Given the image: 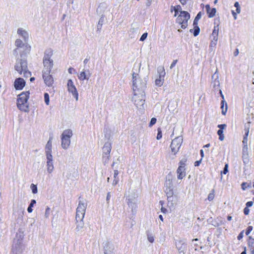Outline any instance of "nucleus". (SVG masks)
Returning a JSON list of instances; mask_svg holds the SVG:
<instances>
[{
  "label": "nucleus",
  "mask_w": 254,
  "mask_h": 254,
  "mask_svg": "<svg viewBox=\"0 0 254 254\" xmlns=\"http://www.w3.org/2000/svg\"><path fill=\"white\" fill-rule=\"evenodd\" d=\"M146 88V80L141 79L137 73H132V89L134 93H144Z\"/></svg>",
  "instance_id": "f257e3e1"
},
{
  "label": "nucleus",
  "mask_w": 254,
  "mask_h": 254,
  "mask_svg": "<svg viewBox=\"0 0 254 254\" xmlns=\"http://www.w3.org/2000/svg\"><path fill=\"white\" fill-rule=\"evenodd\" d=\"M14 68L20 74L23 72L25 77H28L31 75V72L27 69V63L25 58H17Z\"/></svg>",
  "instance_id": "f03ea898"
},
{
  "label": "nucleus",
  "mask_w": 254,
  "mask_h": 254,
  "mask_svg": "<svg viewBox=\"0 0 254 254\" xmlns=\"http://www.w3.org/2000/svg\"><path fill=\"white\" fill-rule=\"evenodd\" d=\"M29 94V91H26L23 92L18 95L17 100V106L20 110L24 112H27L28 111L27 101Z\"/></svg>",
  "instance_id": "7ed1b4c3"
},
{
  "label": "nucleus",
  "mask_w": 254,
  "mask_h": 254,
  "mask_svg": "<svg viewBox=\"0 0 254 254\" xmlns=\"http://www.w3.org/2000/svg\"><path fill=\"white\" fill-rule=\"evenodd\" d=\"M53 51L51 49H48L45 52L43 60V63L44 65L43 71H45V70H49V71H51L54 65L53 61L51 59Z\"/></svg>",
  "instance_id": "20e7f679"
},
{
  "label": "nucleus",
  "mask_w": 254,
  "mask_h": 254,
  "mask_svg": "<svg viewBox=\"0 0 254 254\" xmlns=\"http://www.w3.org/2000/svg\"><path fill=\"white\" fill-rule=\"evenodd\" d=\"M72 131L71 129L64 130L61 135L62 147L64 149H67L70 144V138L72 136Z\"/></svg>",
  "instance_id": "39448f33"
},
{
  "label": "nucleus",
  "mask_w": 254,
  "mask_h": 254,
  "mask_svg": "<svg viewBox=\"0 0 254 254\" xmlns=\"http://www.w3.org/2000/svg\"><path fill=\"white\" fill-rule=\"evenodd\" d=\"M190 18V14L186 11H181L180 14L176 19V22L181 25L183 29H185L188 26V21Z\"/></svg>",
  "instance_id": "423d86ee"
},
{
  "label": "nucleus",
  "mask_w": 254,
  "mask_h": 254,
  "mask_svg": "<svg viewBox=\"0 0 254 254\" xmlns=\"http://www.w3.org/2000/svg\"><path fill=\"white\" fill-rule=\"evenodd\" d=\"M15 46L16 47V48L13 50V54L17 59V58H25L24 56L21 54V49L24 46V43L23 41L20 39H17L14 43Z\"/></svg>",
  "instance_id": "0eeeda50"
},
{
  "label": "nucleus",
  "mask_w": 254,
  "mask_h": 254,
  "mask_svg": "<svg viewBox=\"0 0 254 254\" xmlns=\"http://www.w3.org/2000/svg\"><path fill=\"white\" fill-rule=\"evenodd\" d=\"M134 104L137 108L141 109L145 103V94L142 93H134L132 98Z\"/></svg>",
  "instance_id": "6e6552de"
},
{
  "label": "nucleus",
  "mask_w": 254,
  "mask_h": 254,
  "mask_svg": "<svg viewBox=\"0 0 254 254\" xmlns=\"http://www.w3.org/2000/svg\"><path fill=\"white\" fill-rule=\"evenodd\" d=\"M183 141V139L178 137L174 139L170 145L172 153L176 155L179 151Z\"/></svg>",
  "instance_id": "1a4fd4ad"
},
{
  "label": "nucleus",
  "mask_w": 254,
  "mask_h": 254,
  "mask_svg": "<svg viewBox=\"0 0 254 254\" xmlns=\"http://www.w3.org/2000/svg\"><path fill=\"white\" fill-rule=\"evenodd\" d=\"M23 238L22 234L16 233L15 238L13 241L12 249H15L16 251H18L20 249Z\"/></svg>",
  "instance_id": "9d476101"
},
{
  "label": "nucleus",
  "mask_w": 254,
  "mask_h": 254,
  "mask_svg": "<svg viewBox=\"0 0 254 254\" xmlns=\"http://www.w3.org/2000/svg\"><path fill=\"white\" fill-rule=\"evenodd\" d=\"M67 86L68 92L71 93L76 100L77 101L78 100V93L71 79L68 80Z\"/></svg>",
  "instance_id": "9b49d317"
},
{
  "label": "nucleus",
  "mask_w": 254,
  "mask_h": 254,
  "mask_svg": "<svg viewBox=\"0 0 254 254\" xmlns=\"http://www.w3.org/2000/svg\"><path fill=\"white\" fill-rule=\"evenodd\" d=\"M43 72V78L45 83L48 86L52 85L54 82V79L52 76L50 74L51 71L49 70H45Z\"/></svg>",
  "instance_id": "f8f14e48"
},
{
  "label": "nucleus",
  "mask_w": 254,
  "mask_h": 254,
  "mask_svg": "<svg viewBox=\"0 0 254 254\" xmlns=\"http://www.w3.org/2000/svg\"><path fill=\"white\" fill-rule=\"evenodd\" d=\"M176 248L179 254H185L187 244L183 240H179L175 243Z\"/></svg>",
  "instance_id": "ddd939ff"
},
{
  "label": "nucleus",
  "mask_w": 254,
  "mask_h": 254,
  "mask_svg": "<svg viewBox=\"0 0 254 254\" xmlns=\"http://www.w3.org/2000/svg\"><path fill=\"white\" fill-rule=\"evenodd\" d=\"M211 79V84L212 85L213 88L215 90L218 89L219 87L220 82L219 80V74L217 69H216L215 73L212 75Z\"/></svg>",
  "instance_id": "4468645a"
},
{
  "label": "nucleus",
  "mask_w": 254,
  "mask_h": 254,
  "mask_svg": "<svg viewBox=\"0 0 254 254\" xmlns=\"http://www.w3.org/2000/svg\"><path fill=\"white\" fill-rule=\"evenodd\" d=\"M25 85V80L20 77L15 80L14 86L16 90H22Z\"/></svg>",
  "instance_id": "2eb2a0df"
},
{
  "label": "nucleus",
  "mask_w": 254,
  "mask_h": 254,
  "mask_svg": "<svg viewBox=\"0 0 254 254\" xmlns=\"http://www.w3.org/2000/svg\"><path fill=\"white\" fill-rule=\"evenodd\" d=\"M78 199L79 202L76 209L78 211H81L82 212H84V213H85V211L87 205L86 201L85 199L82 198L80 196L79 197Z\"/></svg>",
  "instance_id": "dca6fc26"
},
{
  "label": "nucleus",
  "mask_w": 254,
  "mask_h": 254,
  "mask_svg": "<svg viewBox=\"0 0 254 254\" xmlns=\"http://www.w3.org/2000/svg\"><path fill=\"white\" fill-rule=\"evenodd\" d=\"M17 32L23 38L24 42H27L28 41L29 34L27 31L22 28H19Z\"/></svg>",
  "instance_id": "f3484780"
},
{
  "label": "nucleus",
  "mask_w": 254,
  "mask_h": 254,
  "mask_svg": "<svg viewBox=\"0 0 254 254\" xmlns=\"http://www.w3.org/2000/svg\"><path fill=\"white\" fill-rule=\"evenodd\" d=\"M165 192L166 194L168 202H171L173 204V188H165Z\"/></svg>",
  "instance_id": "a211bd4d"
},
{
  "label": "nucleus",
  "mask_w": 254,
  "mask_h": 254,
  "mask_svg": "<svg viewBox=\"0 0 254 254\" xmlns=\"http://www.w3.org/2000/svg\"><path fill=\"white\" fill-rule=\"evenodd\" d=\"M104 254H108V253H113L114 250V246L109 242H106L104 246Z\"/></svg>",
  "instance_id": "6ab92c4d"
},
{
  "label": "nucleus",
  "mask_w": 254,
  "mask_h": 254,
  "mask_svg": "<svg viewBox=\"0 0 254 254\" xmlns=\"http://www.w3.org/2000/svg\"><path fill=\"white\" fill-rule=\"evenodd\" d=\"M90 75L91 73H90L89 69H88L86 72L85 71H81L78 75V77L79 80L83 81L85 79L88 80Z\"/></svg>",
  "instance_id": "aec40b11"
},
{
  "label": "nucleus",
  "mask_w": 254,
  "mask_h": 254,
  "mask_svg": "<svg viewBox=\"0 0 254 254\" xmlns=\"http://www.w3.org/2000/svg\"><path fill=\"white\" fill-rule=\"evenodd\" d=\"M250 127V122L248 123L247 125H245V127L244 130L245 131V135L244 136L243 140V143L245 146L247 145L248 136L249 133Z\"/></svg>",
  "instance_id": "412c9836"
},
{
  "label": "nucleus",
  "mask_w": 254,
  "mask_h": 254,
  "mask_svg": "<svg viewBox=\"0 0 254 254\" xmlns=\"http://www.w3.org/2000/svg\"><path fill=\"white\" fill-rule=\"evenodd\" d=\"M76 220V228L75 230L77 232L81 231L84 226V223L83 222V219H75Z\"/></svg>",
  "instance_id": "4be33fe9"
},
{
  "label": "nucleus",
  "mask_w": 254,
  "mask_h": 254,
  "mask_svg": "<svg viewBox=\"0 0 254 254\" xmlns=\"http://www.w3.org/2000/svg\"><path fill=\"white\" fill-rule=\"evenodd\" d=\"M205 8L209 18L213 17L215 16L216 12L215 8H211L209 4H206L205 5Z\"/></svg>",
  "instance_id": "5701e85b"
},
{
  "label": "nucleus",
  "mask_w": 254,
  "mask_h": 254,
  "mask_svg": "<svg viewBox=\"0 0 254 254\" xmlns=\"http://www.w3.org/2000/svg\"><path fill=\"white\" fill-rule=\"evenodd\" d=\"M111 149V143L109 141L106 142L103 147V154H110Z\"/></svg>",
  "instance_id": "b1692460"
},
{
  "label": "nucleus",
  "mask_w": 254,
  "mask_h": 254,
  "mask_svg": "<svg viewBox=\"0 0 254 254\" xmlns=\"http://www.w3.org/2000/svg\"><path fill=\"white\" fill-rule=\"evenodd\" d=\"M185 168L182 166H179L177 170V173L178 174V178L179 179H182L186 176Z\"/></svg>",
  "instance_id": "393cba45"
},
{
  "label": "nucleus",
  "mask_w": 254,
  "mask_h": 254,
  "mask_svg": "<svg viewBox=\"0 0 254 254\" xmlns=\"http://www.w3.org/2000/svg\"><path fill=\"white\" fill-rule=\"evenodd\" d=\"M165 187V188H173V183L171 175H168L166 177Z\"/></svg>",
  "instance_id": "a878e982"
},
{
  "label": "nucleus",
  "mask_w": 254,
  "mask_h": 254,
  "mask_svg": "<svg viewBox=\"0 0 254 254\" xmlns=\"http://www.w3.org/2000/svg\"><path fill=\"white\" fill-rule=\"evenodd\" d=\"M221 108L222 109V114L223 115H225L226 112L227 111V104L224 100L221 101Z\"/></svg>",
  "instance_id": "bb28decb"
},
{
  "label": "nucleus",
  "mask_w": 254,
  "mask_h": 254,
  "mask_svg": "<svg viewBox=\"0 0 254 254\" xmlns=\"http://www.w3.org/2000/svg\"><path fill=\"white\" fill-rule=\"evenodd\" d=\"M46 166L48 172L51 174L54 169L53 161H47Z\"/></svg>",
  "instance_id": "cd10ccee"
},
{
  "label": "nucleus",
  "mask_w": 254,
  "mask_h": 254,
  "mask_svg": "<svg viewBox=\"0 0 254 254\" xmlns=\"http://www.w3.org/2000/svg\"><path fill=\"white\" fill-rule=\"evenodd\" d=\"M157 72L159 74V77L164 78L165 75V71L163 66H159L157 68Z\"/></svg>",
  "instance_id": "c85d7f7f"
},
{
  "label": "nucleus",
  "mask_w": 254,
  "mask_h": 254,
  "mask_svg": "<svg viewBox=\"0 0 254 254\" xmlns=\"http://www.w3.org/2000/svg\"><path fill=\"white\" fill-rule=\"evenodd\" d=\"M52 137H50L49 138L48 141L47 142V143L46 145L45 152H52Z\"/></svg>",
  "instance_id": "c756f323"
},
{
  "label": "nucleus",
  "mask_w": 254,
  "mask_h": 254,
  "mask_svg": "<svg viewBox=\"0 0 254 254\" xmlns=\"http://www.w3.org/2000/svg\"><path fill=\"white\" fill-rule=\"evenodd\" d=\"M119 175V171L117 170H116L114 171V180L113 182V185L116 186L119 181V179L118 177Z\"/></svg>",
  "instance_id": "7c9ffc66"
},
{
  "label": "nucleus",
  "mask_w": 254,
  "mask_h": 254,
  "mask_svg": "<svg viewBox=\"0 0 254 254\" xmlns=\"http://www.w3.org/2000/svg\"><path fill=\"white\" fill-rule=\"evenodd\" d=\"M85 213L84 212L81 211H78L76 209L75 219H84Z\"/></svg>",
  "instance_id": "2f4dec72"
},
{
  "label": "nucleus",
  "mask_w": 254,
  "mask_h": 254,
  "mask_svg": "<svg viewBox=\"0 0 254 254\" xmlns=\"http://www.w3.org/2000/svg\"><path fill=\"white\" fill-rule=\"evenodd\" d=\"M219 29L218 26H214V29L212 33V37L215 39H218Z\"/></svg>",
  "instance_id": "473e14b6"
},
{
  "label": "nucleus",
  "mask_w": 254,
  "mask_h": 254,
  "mask_svg": "<svg viewBox=\"0 0 254 254\" xmlns=\"http://www.w3.org/2000/svg\"><path fill=\"white\" fill-rule=\"evenodd\" d=\"M104 16L103 15H102L99 20L97 26L98 30H100L102 28V26L104 23Z\"/></svg>",
  "instance_id": "72a5a7b5"
},
{
  "label": "nucleus",
  "mask_w": 254,
  "mask_h": 254,
  "mask_svg": "<svg viewBox=\"0 0 254 254\" xmlns=\"http://www.w3.org/2000/svg\"><path fill=\"white\" fill-rule=\"evenodd\" d=\"M248 244V246L250 248V249L254 248V239H253L252 237L250 236L249 237Z\"/></svg>",
  "instance_id": "f704fd0d"
},
{
  "label": "nucleus",
  "mask_w": 254,
  "mask_h": 254,
  "mask_svg": "<svg viewBox=\"0 0 254 254\" xmlns=\"http://www.w3.org/2000/svg\"><path fill=\"white\" fill-rule=\"evenodd\" d=\"M181 9V6L179 5H177L176 6H172V7L171 9V12H173V11L174 10V12H175L174 16H176L178 14V10H180Z\"/></svg>",
  "instance_id": "c9c22d12"
},
{
  "label": "nucleus",
  "mask_w": 254,
  "mask_h": 254,
  "mask_svg": "<svg viewBox=\"0 0 254 254\" xmlns=\"http://www.w3.org/2000/svg\"><path fill=\"white\" fill-rule=\"evenodd\" d=\"M155 85L158 87L161 86L164 82V78L159 77L155 80Z\"/></svg>",
  "instance_id": "e433bc0d"
},
{
  "label": "nucleus",
  "mask_w": 254,
  "mask_h": 254,
  "mask_svg": "<svg viewBox=\"0 0 254 254\" xmlns=\"http://www.w3.org/2000/svg\"><path fill=\"white\" fill-rule=\"evenodd\" d=\"M36 201L35 199H32L31 201V202L27 208V211L29 212V213H31L33 211V209L32 208V207L34 206V205L35 204H36Z\"/></svg>",
  "instance_id": "4c0bfd02"
},
{
  "label": "nucleus",
  "mask_w": 254,
  "mask_h": 254,
  "mask_svg": "<svg viewBox=\"0 0 254 254\" xmlns=\"http://www.w3.org/2000/svg\"><path fill=\"white\" fill-rule=\"evenodd\" d=\"M109 158H110V154H103V156H102L103 162L105 165L108 162Z\"/></svg>",
  "instance_id": "58836bf2"
},
{
  "label": "nucleus",
  "mask_w": 254,
  "mask_h": 254,
  "mask_svg": "<svg viewBox=\"0 0 254 254\" xmlns=\"http://www.w3.org/2000/svg\"><path fill=\"white\" fill-rule=\"evenodd\" d=\"M47 161H53L52 152H45Z\"/></svg>",
  "instance_id": "ea45409f"
},
{
  "label": "nucleus",
  "mask_w": 254,
  "mask_h": 254,
  "mask_svg": "<svg viewBox=\"0 0 254 254\" xmlns=\"http://www.w3.org/2000/svg\"><path fill=\"white\" fill-rule=\"evenodd\" d=\"M218 39L213 38L210 44V48L215 47L217 44Z\"/></svg>",
  "instance_id": "a19ab883"
},
{
  "label": "nucleus",
  "mask_w": 254,
  "mask_h": 254,
  "mask_svg": "<svg viewBox=\"0 0 254 254\" xmlns=\"http://www.w3.org/2000/svg\"><path fill=\"white\" fill-rule=\"evenodd\" d=\"M44 100L46 104L49 105L50 103L49 95L48 93H45L44 94Z\"/></svg>",
  "instance_id": "79ce46f5"
},
{
  "label": "nucleus",
  "mask_w": 254,
  "mask_h": 254,
  "mask_svg": "<svg viewBox=\"0 0 254 254\" xmlns=\"http://www.w3.org/2000/svg\"><path fill=\"white\" fill-rule=\"evenodd\" d=\"M200 32V28L198 26L194 27L193 35L194 36H197Z\"/></svg>",
  "instance_id": "37998d69"
},
{
  "label": "nucleus",
  "mask_w": 254,
  "mask_h": 254,
  "mask_svg": "<svg viewBox=\"0 0 254 254\" xmlns=\"http://www.w3.org/2000/svg\"><path fill=\"white\" fill-rule=\"evenodd\" d=\"M242 189L243 190H245L248 188L251 187V183H243L241 185Z\"/></svg>",
  "instance_id": "c03bdc74"
},
{
  "label": "nucleus",
  "mask_w": 254,
  "mask_h": 254,
  "mask_svg": "<svg viewBox=\"0 0 254 254\" xmlns=\"http://www.w3.org/2000/svg\"><path fill=\"white\" fill-rule=\"evenodd\" d=\"M30 188L32 190V191L34 194L37 193V187L36 185L32 184L30 186Z\"/></svg>",
  "instance_id": "a18cd8bd"
},
{
  "label": "nucleus",
  "mask_w": 254,
  "mask_h": 254,
  "mask_svg": "<svg viewBox=\"0 0 254 254\" xmlns=\"http://www.w3.org/2000/svg\"><path fill=\"white\" fill-rule=\"evenodd\" d=\"M187 162L186 158H183L179 162V166H182L183 168H185L186 162Z\"/></svg>",
  "instance_id": "49530a36"
},
{
  "label": "nucleus",
  "mask_w": 254,
  "mask_h": 254,
  "mask_svg": "<svg viewBox=\"0 0 254 254\" xmlns=\"http://www.w3.org/2000/svg\"><path fill=\"white\" fill-rule=\"evenodd\" d=\"M214 190H212V192H210L209 194H208V199L209 200V201H211L213 199H214Z\"/></svg>",
  "instance_id": "de8ad7c7"
},
{
  "label": "nucleus",
  "mask_w": 254,
  "mask_h": 254,
  "mask_svg": "<svg viewBox=\"0 0 254 254\" xmlns=\"http://www.w3.org/2000/svg\"><path fill=\"white\" fill-rule=\"evenodd\" d=\"M234 6L236 7V11L237 13H240L241 12V8L238 2H235Z\"/></svg>",
  "instance_id": "09e8293b"
},
{
  "label": "nucleus",
  "mask_w": 254,
  "mask_h": 254,
  "mask_svg": "<svg viewBox=\"0 0 254 254\" xmlns=\"http://www.w3.org/2000/svg\"><path fill=\"white\" fill-rule=\"evenodd\" d=\"M157 131H158V133H157V137H156V138L158 140H159L160 139H161L162 138V131H161V129L160 128H158L157 129Z\"/></svg>",
  "instance_id": "8fccbe9b"
},
{
  "label": "nucleus",
  "mask_w": 254,
  "mask_h": 254,
  "mask_svg": "<svg viewBox=\"0 0 254 254\" xmlns=\"http://www.w3.org/2000/svg\"><path fill=\"white\" fill-rule=\"evenodd\" d=\"M50 208L49 207H47L45 213V217L46 218H49V216L50 215Z\"/></svg>",
  "instance_id": "3c124183"
},
{
  "label": "nucleus",
  "mask_w": 254,
  "mask_h": 254,
  "mask_svg": "<svg viewBox=\"0 0 254 254\" xmlns=\"http://www.w3.org/2000/svg\"><path fill=\"white\" fill-rule=\"evenodd\" d=\"M228 172V165L227 164H226L225 165V167L223 169V171L221 172V174H226Z\"/></svg>",
  "instance_id": "603ef678"
},
{
  "label": "nucleus",
  "mask_w": 254,
  "mask_h": 254,
  "mask_svg": "<svg viewBox=\"0 0 254 254\" xmlns=\"http://www.w3.org/2000/svg\"><path fill=\"white\" fill-rule=\"evenodd\" d=\"M156 119L155 118H152L151 119V121L149 123V127H152L155 124V123H156Z\"/></svg>",
  "instance_id": "864d4df0"
},
{
  "label": "nucleus",
  "mask_w": 254,
  "mask_h": 254,
  "mask_svg": "<svg viewBox=\"0 0 254 254\" xmlns=\"http://www.w3.org/2000/svg\"><path fill=\"white\" fill-rule=\"evenodd\" d=\"M147 35H148L147 33H143L140 38V41H143L144 40H145L147 37Z\"/></svg>",
  "instance_id": "5fc2aeb1"
},
{
  "label": "nucleus",
  "mask_w": 254,
  "mask_h": 254,
  "mask_svg": "<svg viewBox=\"0 0 254 254\" xmlns=\"http://www.w3.org/2000/svg\"><path fill=\"white\" fill-rule=\"evenodd\" d=\"M252 230H253V227L251 226H249L246 230V234L247 235H248L251 233V232L252 231Z\"/></svg>",
  "instance_id": "6e6d98bb"
},
{
  "label": "nucleus",
  "mask_w": 254,
  "mask_h": 254,
  "mask_svg": "<svg viewBox=\"0 0 254 254\" xmlns=\"http://www.w3.org/2000/svg\"><path fill=\"white\" fill-rule=\"evenodd\" d=\"M147 239L150 243H153L154 242V237L151 235H147Z\"/></svg>",
  "instance_id": "4d7b16f0"
},
{
  "label": "nucleus",
  "mask_w": 254,
  "mask_h": 254,
  "mask_svg": "<svg viewBox=\"0 0 254 254\" xmlns=\"http://www.w3.org/2000/svg\"><path fill=\"white\" fill-rule=\"evenodd\" d=\"M201 16L202 13L200 11L197 13L194 19L198 21L201 18Z\"/></svg>",
  "instance_id": "13d9d810"
},
{
  "label": "nucleus",
  "mask_w": 254,
  "mask_h": 254,
  "mask_svg": "<svg viewBox=\"0 0 254 254\" xmlns=\"http://www.w3.org/2000/svg\"><path fill=\"white\" fill-rule=\"evenodd\" d=\"M244 231H242L239 234V235L237 237V239L238 240H240L241 239H242L244 236Z\"/></svg>",
  "instance_id": "bf43d9fd"
},
{
  "label": "nucleus",
  "mask_w": 254,
  "mask_h": 254,
  "mask_svg": "<svg viewBox=\"0 0 254 254\" xmlns=\"http://www.w3.org/2000/svg\"><path fill=\"white\" fill-rule=\"evenodd\" d=\"M177 62H178V61L177 60L173 61V62H172V63L170 65V69H172L175 66Z\"/></svg>",
  "instance_id": "052dcab7"
},
{
  "label": "nucleus",
  "mask_w": 254,
  "mask_h": 254,
  "mask_svg": "<svg viewBox=\"0 0 254 254\" xmlns=\"http://www.w3.org/2000/svg\"><path fill=\"white\" fill-rule=\"evenodd\" d=\"M226 127V125L225 124H221L218 125V127L219 128V129H222L223 130Z\"/></svg>",
  "instance_id": "680f3d73"
},
{
  "label": "nucleus",
  "mask_w": 254,
  "mask_h": 254,
  "mask_svg": "<svg viewBox=\"0 0 254 254\" xmlns=\"http://www.w3.org/2000/svg\"><path fill=\"white\" fill-rule=\"evenodd\" d=\"M249 209L247 207H246L244 209V213L245 215H248L249 213Z\"/></svg>",
  "instance_id": "e2e57ef3"
},
{
  "label": "nucleus",
  "mask_w": 254,
  "mask_h": 254,
  "mask_svg": "<svg viewBox=\"0 0 254 254\" xmlns=\"http://www.w3.org/2000/svg\"><path fill=\"white\" fill-rule=\"evenodd\" d=\"M253 204V201H248L246 203V207H251Z\"/></svg>",
  "instance_id": "0e129e2a"
},
{
  "label": "nucleus",
  "mask_w": 254,
  "mask_h": 254,
  "mask_svg": "<svg viewBox=\"0 0 254 254\" xmlns=\"http://www.w3.org/2000/svg\"><path fill=\"white\" fill-rule=\"evenodd\" d=\"M73 71H75V69L72 68V67H69L68 69V72H69V73L70 74H72Z\"/></svg>",
  "instance_id": "69168bd1"
},
{
  "label": "nucleus",
  "mask_w": 254,
  "mask_h": 254,
  "mask_svg": "<svg viewBox=\"0 0 254 254\" xmlns=\"http://www.w3.org/2000/svg\"><path fill=\"white\" fill-rule=\"evenodd\" d=\"M201 160H202V159H201L199 161H195V163H194L195 166H198L199 165V164H200L201 162Z\"/></svg>",
  "instance_id": "338daca9"
},
{
  "label": "nucleus",
  "mask_w": 254,
  "mask_h": 254,
  "mask_svg": "<svg viewBox=\"0 0 254 254\" xmlns=\"http://www.w3.org/2000/svg\"><path fill=\"white\" fill-rule=\"evenodd\" d=\"M239 53V50L238 49H236L235 50V51L234 52V56L235 57H236L238 55Z\"/></svg>",
  "instance_id": "774afa93"
}]
</instances>
